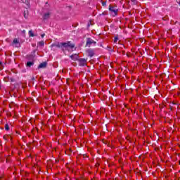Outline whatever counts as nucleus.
<instances>
[{
	"mask_svg": "<svg viewBox=\"0 0 180 180\" xmlns=\"http://www.w3.org/2000/svg\"><path fill=\"white\" fill-rule=\"evenodd\" d=\"M58 47H60L63 50H70L71 49H74L75 46L73 44H71L70 41L68 42H60L58 44Z\"/></svg>",
	"mask_w": 180,
	"mask_h": 180,
	"instance_id": "nucleus-1",
	"label": "nucleus"
},
{
	"mask_svg": "<svg viewBox=\"0 0 180 180\" xmlns=\"http://www.w3.org/2000/svg\"><path fill=\"white\" fill-rule=\"evenodd\" d=\"M109 11H110V12H111V14L112 16H117V12L119 10L117 9V8H116L115 6H110Z\"/></svg>",
	"mask_w": 180,
	"mask_h": 180,
	"instance_id": "nucleus-2",
	"label": "nucleus"
},
{
	"mask_svg": "<svg viewBox=\"0 0 180 180\" xmlns=\"http://www.w3.org/2000/svg\"><path fill=\"white\" fill-rule=\"evenodd\" d=\"M11 46H13V47H16V48L20 47V41H19V39L15 38L13 40Z\"/></svg>",
	"mask_w": 180,
	"mask_h": 180,
	"instance_id": "nucleus-3",
	"label": "nucleus"
},
{
	"mask_svg": "<svg viewBox=\"0 0 180 180\" xmlns=\"http://www.w3.org/2000/svg\"><path fill=\"white\" fill-rule=\"evenodd\" d=\"M78 61H79V65L80 67H85V65H86V60L85 58H79Z\"/></svg>",
	"mask_w": 180,
	"mask_h": 180,
	"instance_id": "nucleus-4",
	"label": "nucleus"
},
{
	"mask_svg": "<svg viewBox=\"0 0 180 180\" xmlns=\"http://www.w3.org/2000/svg\"><path fill=\"white\" fill-rule=\"evenodd\" d=\"M96 42H95V41H94L92 39L89 38L86 41V46L87 47H91V44H96Z\"/></svg>",
	"mask_w": 180,
	"mask_h": 180,
	"instance_id": "nucleus-5",
	"label": "nucleus"
},
{
	"mask_svg": "<svg viewBox=\"0 0 180 180\" xmlns=\"http://www.w3.org/2000/svg\"><path fill=\"white\" fill-rule=\"evenodd\" d=\"M70 58L74 61H77V60H78V54H73L70 56Z\"/></svg>",
	"mask_w": 180,
	"mask_h": 180,
	"instance_id": "nucleus-6",
	"label": "nucleus"
},
{
	"mask_svg": "<svg viewBox=\"0 0 180 180\" xmlns=\"http://www.w3.org/2000/svg\"><path fill=\"white\" fill-rule=\"evenodd\" d=\"M46 65H47V63L46 62H44L39 64L38 68H46Z\"/></svg>",
	"mask_w": 180,
	"mask_h": 180,
	"instance_id": "nucleus-7",
	"label": "nucleus"
},
{
	"mask_svg": "<svg viewBox=\"0 0 180 180\" xmlns=\"http://www.w3.org/2000/svg\"><path fill=\"white\" fill-rule=\"evenodd\" d=\"M44 19L46 20V19H49V18H50V13H46L44 15Z\"/></svg>",
	"mask_w": 180,
	"mask_h": 180,
	"instance_id": "nucleus-8",
	"label": "nucleus"
},
{
	"mask_svg": "<svg viewBox=\"0 0 180 180\" xmlns=\"http://www.w3.org/2000/svg\"><path fill=\"white\" fill-rule=\"evenodd\" d=\"M33 64H34L33 62L32 61H28L27 63V67H32V65H33Z\"/></svg>",
	"mask_w": 180,
	"mask_h": 180,
	"instance_id": "nucleus-9",
	"label": "nucleus"
},
{
	"mask_svg": "<svg viewBox=\"0 0 180 180\" xmlns=\"http://www.w3.org/2000/svg\"><path fill=\"white\" fill-rule=\"evenodd\" d=\"M29 36H30V37H34V34L33 33V31H29Z\"/></svg>",
	"mask_w": 180,
	"mask_h": 180,
	"instance_id": "nucleus-10",
	"label": "nucleus"
},
{
	"mask_svg": "<svg viewBox=\"0 0 180 180\" xmlns=\"http://www.w3.org/2000/svg\"><path fill=\"white\" fill-rule=\"evenodd\" d=\"M117 41H119V37H115L114 38V43H115V44H117Z\"/></svg>",
	"mask_w": 180,
	"mask_h": 180,
	"instance_id": "nucleus-11",
	"label": "nucleus"
},
{
	"mask_svg": "<svg viewBox=\"0 0 180 180\" xmlns=\"http://www.w3.org/2000/svg\"><path fill=\"white\" fill-rule=\"evenodd\" d=\"M8 139H11V136H9V135H5L4 136V140H8Z\"/></svg>",
	"mask_w": 180,
	"mask_h": 180,
	"instance_id": "nucleus-12",
	"label": "nucleus"
},
{
	"mask_svg": "<svg viewBox=\"0 0 180 180\" xmlns=\"http://www.w3.org/2000/svg\"><path fill=\"white\" fill-rule=\"evenodd\" d=\"M5 130H6L8 131V130H9V125L8 124H5Z\"/></svg>",
	"mask_w": 180,
	"mask_h": 180,
	"instance_id": "nucleus-13",
	"label": "nucleus"
},
{
	"mask_svg": "<svg viewBox=\"0 0 180 180\" xmlns=\"http://www.w3.org/2000/svg\"><path fill=\"white\" fill-rule=\"evenodd\" d=\"M39 46H44V41H40L39 42Z\"/></svg>",
	"mask_w": 180,
	"mask_h": 180,
	"instance_id": "nucleus-14",
	"label": "nucleus"
},
{
	"mask_svg": "<svg viewBox=\"0 0 180 180\" xmlns=\"http://www.w3.org/2000/svg\"><path fill=\"white\" fill-rule=\"evenodd\" d=\"M102 5H103V6H106V2L103 1V2H102Z\"/></svg>",
	"mask_w": 180,
	"mask_h": 180,
	"instance_id": "nucleus-15",
	"label": "nucleus"
},
{
	"mask_svg": "<svg viewBox=\"0 0 180 180\" xmlns=\"http://www.w3.org/2000/svg\"><path fill=\"white\" fill-rule=\"evenodd\" d=\"M44 36H46L45 34H42L41 35V37H42V39H43V37H44Z\"/></svg>",
	"mask_w": 180,
	"mask_h": 180,
	"instance_id": "nucleus-16",
	"label": "nucleus"
},
{
	"mask_svg": "<svg viewBox=\"0 0 180 180\" xmlns=\"http://www.w3.org/2000/svg\"><path fill=\"white\" fill-rule=\"evenodd\" d=\"M177 4H179L180 5V0H176Z\"/></svg>",
	"mask_w": 180,
	"mask_h": 180,
	"instance_id": "nucleus-17",
	"label": "nucleus"
},
{
	"mask_svg": "<svg viewBox=\"0 0 180 180\" xmlns=\"http://www.w3.org/2000/svg\"><path fill=\"white\" fill-rule=\"evenodd\" d=\"M1 64V63L0 62V65Z\"/></svg>",
	"mask_w": 180,
	"mask_h": 180,
	"instance_id": "nucleus-18",
	"label": "nucleus"
}]
</instances>
